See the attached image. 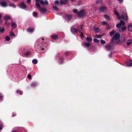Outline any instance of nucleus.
I'll return each instance as SVG.
<instances>
[{"label": "nucleus", "instance_id": "obj_6", "mask_svg": "<svg viewBox=\"0 0 132 132\" xmlns=\"http://www.w3.org/2000/svg\"><path fill=\"white\" fill-rule=\"evenodd\" d=\"M77 14L78 16L79 17L84 16L85 15L84 10H82L81 11L79 12Z\"/></svg>", "mask_w": 132, "mask_h": 132}, {"label": "nucleus", "instance_id": "obj_38", "mask_svg": "<svg viewBox=\"0 0 132 132\" xmlns=\"http://www.w3.org/2000/svg\"><path fill=\"white\" fill-rule=\"evenodd\" d=\"M79 32L81 33V38L84 37V35H83V33L82 32H81V30H80L79 31Z\"/></svg>", "mask_w": 132, "mask_h": 132}, {"label": "nucleus", "instance_id": "obj_37", "mask_svg": "<svg viewBox=\"0 0 132 132\" xmlns=\"http://www.w3.org/2000/svg\"><path fill=\"white\" fill-rule=\"evenodd\" d=\"M53 9L56 10V11H58L59 10V9L56 6H54L53 7Z\"/></svg>", "mask_w": 132, "mask_h": 132}, {"label": "nucleus", "instance_id": "obj_28", "mask_svg": "<svg viewBox=\"0 0 132 132\" xmlns=\"http://www.w3.org/2000/svg\"><path fill=\"white\" fill-rule=\"evenodd\" d=\"M132 43V39H131L127 43V45H129L131 44Z\"/></svg>", "mask_w": 132, "mask_h": 132}, {"label": "nucleus", "instance_id": "obj_4", "mask_svg": "<svg viewBox=\"0 0 132 132\" xmlns=\"http://www.w3.org/2000/svg\"><path fill=\"white\" fill-rule=\"evenodd\" d=\"M104 48L106 51H111L113 49V47L111 45L107 44L105 46Z\"/></svg>", "mask_w": 132, "mask_h": 132}, {"label": "nucleus", "instance_id": "obj_59", "mask_svg": "<svg viewBox=\"0 0 132 132\" xmlns=\"http://www.w3.org/2000/svg\"><path fill=\"white\" fill-rule=\"evenodd\" d=\"M12 132H16L15 131H13Z\"/></svg>", "mask_w": 132, "mask_h": 132}, {"label": "nucleus", "instance_id": "obj_40", "mask_svg": "<svg viewBox=\"0 0 132 132\" xmlns=\"http://www.w3.org/2000/svg\"><path fill=\"white\" fill-rule=\"evenodd\" d=\"M73 11L74 13H76L78 11L77 9H74L73 10Z\"/></svg>", "mask_w": 132, "mask_h": 132}, {"label": "nucleus", "instance_id": "obj_20", "mask_svg": "<svg viewBox=\"0 0 132 132\" xmlns=\"http://www.w3.org/2000/svg\"><path fill=\"white\" fill-rule=\"evenodd\" d=\"M10 16L9 15H6L4 17V19L6 20H7L10 19Z\"/></svg>", "mask_w": 132, "mask_h": 132}, {"label": "nucleus", "instance_id": "obj_1", "mask_svg": "<svg viewBox=\"0 0 132 132\" xmlns=\"http://www.w3.org/2000/svg\"><path fill=\"white\" fill-rule=\"evenodd\" d=\"M120 35L119 32H117L115 34L112 39V43L113 44L116 45L119 43L120 42Z\"/></svg>", "mask_w": 132, "mask_h": 132}, {"label": "nucleus", "instance_id": "obj_23", "mask_svg": "<svg viewBox=\"0 0 132 132\" xmlns=\"http://www.w3.org/2000/svg\"><path fill=\"white\" fill-rule=\"evenodd\" d=\"M32 62L34 64H36L37 63L38 61L36 59H34L32 60Z\"/></svg>", "mask_w": 132, "mask_h": 132}, {"label": "nucleus", "instance_id": "obj_29", "mask_svg": "<svg viewBox=\"0 0 132 132\" xmlns=\"http://www.w3.org/2000/svg\"><path fill=\"white\" fill-rule=\"evenodd\" d=\"M128 29L130 31L132 32V26H129L128 27Z\"/></svg>", "mask_w": 132, "mask_h": 132}, {"label": "nucleus", "instance_id": "obj_55", "mask_svg": "<svg viewBox=\"0 0 132 132\" xmlns=\"http://www.w3.org/2000/svg\"><path fill=\"white\" fill-rule=\"evenodd\" d=\"M75 0H71V1L72 2H74L75 1Z\"/></svg>", "mask_w": 132, "mask_h": 132}, {"label": "nucleus", "instance_id": "obj_5", "mask_svg": "<svg viewBox=\"0 0 132 132\" xmlns=\"http://www.w3.org/2000/svg\"><path fill=\"white\" fill-rule=\"evenodd\" d=\"M36 2H37L38 3H39L42 5H47L48 3L47 1V0L44 1L43 0H36Z\"/></svg>", "mask_w": 132, "mask_h": 132}, {"label": "nucleus", "instance_id": "obj_35", "mask_svg": "<svg viewBox=\"0 0 132 132\" xmlns=\"http://www.w3.org/2000/svg\"><path fill=\"white\" fill-rule=\"evenodd\" d=\"M104 17L105 18L108 19H110V18L109 16L108 15H104Z\"/></svg>", "mask_w": 132, "mask_h": 132}, {"label": "nucleus", "instance_id": "obj_53", "mask_svg": "<svg viewBox=\"0 0 132 132\" xmlns=\"http://www.w3.org/2000/svg\"><path fill=\"white\" fill-rule=\"evenodd\" d=\"M68 53H69L68 52H65V53L66 55H67Z\"/></svg>", "mask_w": 132, "mask_h": 132}, {"label": "nucleus", "instance_id": "obj_30", "mask_svg": "<svg viewBox=\"0 0 132 132\" xmlns=\"http://www.w3.org/2000/svg\"><path fill=\"white\" fill-rule=\"evenodd\" d=\"M115 31L114 30H113L110 33V35L112 36L114 34Z\"/></svg>", "mask_w": 132, "mask_h": 132}, {"label": "nucleus", "instance_id": "obj_42", "mask_svg": "<svg viewBox=\"0 0 132 132\" xmlns=\"http://www.w3.org/2000/svg\"><path fill=\"white\" fill-rule=\"evenodd\" d=\"M95 37L98 38H100L101 37V36H100L96 35L95 36Z\"/></svg>", "mask_w": 132, "mask_h": 132}, {"label": "nucleus", "instance_id": "obj_14", "mask_svg": "<svg viewBox=\"0 0 132 132\" xmlns=\"http://www.w3.org/2000/svg\"><path fill=\"white\" fill-rule=\"evenodd\" d=\"M114 14L117 16V18L118 19H120L121 18L120 16L119 15V13L118 12H117L116 11H114Z\"/></svg>", "mask_w": 132, "mask_h": 132}, {"label": "nucleus", "instance_id": "obj_57", "mask_svg": "<svg viewBox=\"0 0 132 132\" xmlns=\"http://www.w3.org/2000/svg\"><path fill=\"white\" fill-rule=\"evenodd\" d=\"M78 5H79L80 4H79V3H78Z\"/></svg>", "mask_w": 132, "mask_h": 132}, {"label": "nucleus", "instance_id": "obj_18", "mask_svg": "<svg viewBox=\"0 0 132 132\" xmlns=\"http://www.w3.org/2000/svg\"><path fill=\"white\" fill-rule=\"evenodd\" d=\"M86 40L89 42H91L92 41V39L89 37H87L86 38Z\"/></svg>", "mask_w": 132, "mask_h": 132}, {"label": "nucleus", "instance_id": "obj_7", "mask_svg": "<svg viewBox=\"0 0 132 132\" xmlns=\"http://www.w3.org/2000/svg\"><path fill=\"white\" fill-rule=\"evenodd\" d=\"M19 5L21 9H26L27 7L26 4L23 2L20 3Z\"/></svg>", "mask_w": 132, "mask_h": 132}, {"label": "nucleus", "instance_id": "obj_36", "mask_svg": "<svg viewBox=\"0 0 132 132\" xmlns=\"http://www.w3.org/2000/svg\"><path fill=\"white\" fill-rule=\"evenodd\" d=\"M101 43L102 44H104L106 43V42L105 41L103 40H101Z\"/></svg>", "mask_w": 132, "mask_h": 132}, {"label": "nucleus", "instance_id": "obj_26", "mask_svg": "<svg viewBox=\"0 0 132 132\" xmlns=\"http://www.w3.org/2000/svg\"><path fill=\"white\" fill-rule=\"evenodd\" d=\"M37 85V84L35 82H33L31 84V86L32 87H34L36 86Z\"/></svg>", "mask_w": 132, "mask_h": 132}, {"label": "nucleus", "instance_id": "obj_48", "mask_svg": "<svg viewBox=\"0 0 132 132\" xmlns=\"http://www.w3.org/2000/svg\"><path fill=\"white\" fill-rule=\"evenodd\" d=\"M27 1L28 3H30L31 2V0H27Z\"/></svg>", "mask_w": 132, "mask_h": 132}, {"label": "nucleus", "instance_id": "obj_32", "mask_svg": "<svg viewBox=\"0 0 132 132\" xmlns=\"http://www.w3.org/2000/svg\"><path fill=\"white\" fill-rule=\"evenodd\" d=\"M17 93H19L21 95H22L23 94V92L22 91L19 90H17L16 91Z\"/></svg>", "mask_w": 132, "mask_h": 132}, {"label": "nucleus", "instance_id": "obj_27", "mask_svg": "<svg viewBox=\"0 0 132 132\" xmlns=\"http://www.w3.org/2000/svg\"><path fill=\"white\" fill-rule=\"evenodd\" d=\"M31 54L30 52H28L25 54V55L26 57H28L30 56Z\"/></svg>", "mask_w": 132, "mask_h": 132}, {"label": "nucleus", "instance_id": "obj_17", "mask_svg": "<svg viewBox=\"0 0 132 132\" xmlns=\"http://www.w3.org/2000/svg\"><path fill=\"white\" fill-rule=\"evenodd\" d=\"M100 11L101 12H103L106 10V8L105 7H102L100 9Z\"/></svg>", "mask_w": 132, "mask_h": 132}, {"label": "nucleus", "instance_id": "obj_24", "mask_svg": "<svg viewBox=\"0 0 132 132\" xmlns=\"http://www.w3.org/2000/svg\"><path fill=\"white\" fill-rule=\"evenodd\" d=\"M84 44L85 46L87 47H89L90 45V44L87 43H85Z\"/></svg>", "mask_w": 132, "mask_h": 132}, {"label": "nucleus", "instance_id": "obj_52", "mask_svg": "<svg viewBox=\"0 0 132 132\" xmlns=\"http://www.w3.org/2000/svg\"><path fill=\"white\" fill-rule=\"evenodd\" d=\"M83 27V26L82 25H81V26H80V28H81V29H82V27Z\"/></svg>", "mask_w": 132, "mask_h": 132}, {"label": "nucleus", "instance_id": "obj_46", "mask_svg": "<svg viewBox=\"0 0 132 132\" xmlns=\"http://www.w3.org/2000/svg\"><path fill=\"white\" fill-rule=\"evenodd\" d=\"M112 53H111L109 55V56L110 57H111L112 56Z\"/></svg>", "mask_w": 132, "mask_h": 132}, {"label": "nucleus", "instance_id": "obj_47", "mask_svg": "<svg viewBox=\"0 0 132 132\" xmlns=\"http://www.w3.org/2000/svg\"><path fill=\"white\" fill-rule=\"evenodd\" d=\"M3 98L1 94H0V100L2 99Z\"/></svg>", "mask_w": 132, "mask_h": 132}, {"label": "nucleus", "instance_id": "obj_2", "mask_svg": "<svg viewBox=\"0 0 132 132\" xmlns=\"http://www.w3.org/2000/svg\"><path fill=\"white\" fill-rule=\"evenodd\" d=\"M125 23L124 21L121 20L120 23H118L116 25V27L119 28V32H123L125 30L126 27L125 26H123Z\"/></svg>", "mask_w": 132, "mask_h": 132}, {"label": "nucleus", "instance_id": "obj_43", "mask_svg": "<svg viewBox=\"0 0 132 132\" xmlns=\"http://www.w3.org/2000/svg\"><path fill=\"white\" fill-rule=\"evenodd\" d=\"M28 78L29 79H31V76L30 75H28Z\"/></svg>", "mask_w": 132, "mask_h": 132}, {"label": "nucleus", "instance_id": "obj_54", "mask_svg": "<svg viewBox=\"0 0 132 132\" xmlns=\"http://www.w3.org/2000/svg\"><path fill=\"white\" fill-rule=\"evenodd\" d=\"M2 128L1 126H0V130H2Z\"/></svg>", "mask_w": 132, "mask_h": 132}, {"label": "nucleus", "instance_id": "obj_25", "mask_svg": "<svg viewBox=\"0 0 132 132\" xmlns=\"http://www.w3.org/2000/svg\"><path fill=\"white\" fill-rule=\"evenodd\" d=\"M93 41L95 43H98L100 42L99 40L96 38H94Z\"/></svg>", "mask_w": 132, "mask_h": 132}, {"label": "nucleus", "instance_id": "obj_33", "mask_svg": "<svg viewBox=\"0 0 132 132\" xmlns=\"http://www.w3.org/2000/svg\"><path fill=\"white\" fill-rule=\"evenodd\" d=\"M33 15L34 16H37V13L36 12H34Z\"/></svg>", "mask_w": 132, "mask_h": 132}, {"label": "nucleus", "instance_id": "obj_44", "mask_svg": "<svg viewBox=\"0 0 132 132\" xmlns=\"http://www.w3.org/2000/svg\"><path fill=\"white\" fill-rule=\"evenodd\" d=\"M55 3L56 4H58L59 3V2L58 1H55Z\"/></svg>", "mask_w": 132, "mask_h": 132}, {"label": "nucleus", "instance_id": "obj_51", "mask_svg": "<svg viewBox=\"0 0 132 132\" xmlns=\"http://www.w3.org/2000/svg\"><path fill=\"white\" fill-rule=\"evenodd\" d=\"M118 1L120 3L122 2L123 1V0H118Z\"/></svg>", "mask_w": 132, "mask_h": 132}, {"label": "nucleus", "instance_id": "obj_50", "mask_svg": "<svg viewBox=\"0 0 132 132\" xmlns=\"http://www.w3.org/2000/svg\"><path fill=\"white\" fill-rule=\"evenodd\" d=\"M60 62V63H62L63 62V61L62 60H61V61H59Z\"/></svg>", "mask_w": 132, "mask_h": 132}, {"label": "nucleus", "instance_id": "obj_12", "mask_svg": "<svg viewBox=\"0 0 132 132\" xmlns=\"http://www.w3.org/2000/svg\"><path fill=\"white\" fill-rule=\"evenodd\" d=\"M0 4L3 7H6L7 6V3L4 2H0Z\"/></svg>", "mask_w": 132, "mask_h": 132}, {"label": "nucleus", "instance_id": "obj_3", "mask_svg": "<svg viewBox=\"0 0 132 132\" xmlns=\"http://www.w3.org/2000/svg\"><path fill=\"white\" fill-rule=\"evenodd\" d=\"M36 5L39 11L40 12L44 13L47 11V10L46 8H41L40 5L37 2H36Z\"/></svg>", "mask_w": 132, "mask_h": 132}, {"label": "nucleus", "instance_id": "obj_56", "mask_svg": "<svg viewBox=\"0 0 132 132\" xmlns=\"http://www.w3.org/2000/svg\"><path fill=\"white\" fill-rule=\"evenodd\" d=\"M81 2V0H79V2Z\"/></svg>", "mask_w": 132, "mask_h": 132}, {"label": "nucleus", "instance_id": "obj_22", "mask_svg": "<svg viewBox=\"0 0 132 132\" xmlns=\"http://www.w3.org/2000/svg\"><path fill=\"white\" fill-rule=\"evenodd\" d=\"M9 6H12V7L15 8L16 7V6L13 3H11L9 5Z\"/></svg>", "mask_w": 132, "mask_h": 132}, {"label": "nucleus", "instance_id": "obj_13", "mask_svg": "<svg viewBox=\"0 0 132 132\" xmlns=\"http://www.w3.org/2000/svg\"><path fill=\"white\" fill-rule=\"evenodd\" d=\"M126 63L129 66H132V61L130 60H128L126 61Z\"/></svg>", "mask_w": 132, "mask_h": 132}, {"label": "nucleus", "instance_id": "obj_15", "mask_svg": "<svg viewBox=\"0 0 132 132\" xmlns=\"http://www.w3.org/2000/svg\"><path fill=\"white\" fill-rule=\"evenodd\" d=\"M94 31H95L98 32H99L100 31H101V29L99 28H94Z\"/></svg>", "mask_w": 132, "mask_h": 132}, {"label": "nucleus", "instance_id": "obj_60", "mask_svg": "<svg viewBox=\"0 0 132 132\" xmlns=\"http://www.w3.org/2000/svg\"><path fill=\"white\" fill-rule=\"evenodd\" d=\"M0 28H1V27H0Z\"/></svg>", "mask_w": 132, "mask_h": 132}, {"label": "nucleus", "instance_id": "obj_31", "mask_svg": "<svg viewBox=\"0 0 132 132\" xmlns=\"http://www.w3.org/2000/svg\"><path fill=\"white\" fill-rule=\"evenodd\" d=\"M6 40L7 41H9L10 40V38L9 37L7 36L5 37Z\"/></svg>", "mask_w": 132, "mask_h": 132}, {"label": "nucleus", "instance_id": "obj_8", "mask_svg": "<svg viewBox=\"0 0 132 132\" xmlns=\"http://www.w3.org/2000/svg\"><path fill=\"white\" fill-rule=\"evenodd\" d=\"M72 16L71 15L65 14V18L67 21H70L72 18Z\"/></svg>", "mask_w": 132, "mask_h": 132}, {"label": "nucleus", "instance_id": "obj_11", "mask_svg": "<svg viewBox=\"0 0 132 132\" xmlns=\"http://www.w3.org/2000/svg\"><path fill=\"white\" fill-rule=\"evenodd\" d=\"M68 1V0H61L60 3L61 5H64L67 3Z\"/></svg>", "mask_w": 132, "mask_h": 132}, {"label": "nucleus", "instance_id": "obj_16", "mask_svg": "<svg viewBox=\"0 0 132 132\" xmlns=\"http://www.w3.org/2000/svg\"><path fill=\"white\" fill-rule=\"evenodd\" d=\"M27 31L29 32H32L34 31V29L32 28H29L27 29Z\"/></svg>", "mask_w": 132, "mask_h": 132}, {"label": "nucleus", "instance_id": "obj_21", "mask_svg": "<svg viewBox=\"0 0 132 132\" xmlns=\"http://www.w3.org/2000/svg\"><path fill=\"white\" fill-rule=\"evenodd\" d=\"M11 26L13 28H15L16 27V25L15 23H12Z\"/></svg>", "mask_w": 132, "mask_h": 132}, {"label": "nucleus", "instance_id": "obj_19", "mask_svg": "<svg viewBox=\"0 0 132 132\" xmlns=\"http://www.w3.org/2000/svg\"><path fill=\"white\" fill-rule=\"evenodd\" d=\"M51 37L52 39H56L58 38V36L56 35H52Z\"/></svg>", "mask_w": 132, "mask_h": 132}, {"label": "nucleus", "instance_id": "obj_58", "mask_svg": "<svg viewBox=\"0 0 132 132\" xmlns=\"http://www.w3.org/2000/svg\"><path fill=\"white\" fill-rule=\"evenodd\" d=\"M42 40H44V39H43V38H42Z\"/></svg>", "mask_w": 132, "mask_h": 132}, {"label": "nucleus", "instance_id": "obj_10", "mask_svg": "<svg viewBox=\"0 0 132 132\" xmlns=\"http://www.w3.org/2000/svg\"><path fill=\"white\" fill-rule=\"evenodd\" d=\"M72 32L73 34H77L78 30L75 28H72L71 29Z\"/></svg>", "mask_w": 132, "mask_h": 132}, {"label": "nucleus", "instance_id": "obj_49", "mask_svg": "<svg viewBox=\"0 0 132 132\" xmlns=\"http://www.w3.org/2000/svg\"><path fill=\"white\" fill-rule=\"evenodd\" d=\"M123 40L122 41L123 42H125L126 40V39H125V38L123 37Z\"/></svg>", "mask_w": 132, "mask_h": 132}, {"label": "nucleus", "instance_id": "obj_9", "mask_svg": "<svg viewBox=\"0 0 132 132\" xmlns=\"http://www.w3.org/2000/svg\"><path fill=\"white\" fill-rule=\"evenodd\" d=\"M121 18H122L125 21H127L128 20V17L124 13H123L121 17Z\"/></svg>", "mask_w": 132, "mask_h": 132}, {"label": "nucleus", "instance_id": "obj_34", "mask_svg": "<svg viewBox=\"0 0 132 132\" xmlns=\"http://www.w3.org/2000/svg\"><path fill=\"white\" fill-rule=\"evenodd\" d=\"M101 23H102V24L103 25H106L107 26H108V25L107 23L106 22H105V21L103 22H102Z\"/></svg>", "mask_w": 132, "mask_h": 132}, {"label": "nucleus", "instance_id": "obj_39", "mask_svg": "<svg viewBox=\"0 0 132 132\" xmlns=\"http://www.w3.org/2000/svg\"><path fill=\"white\" fill-rule=\"evenodd\" d=\"M10 36H15V35L13 34V33L12 32L10 33Z\"/></svg>", "mask_w": 132, "mask_h": 132}, {"label": "nucleus", "instance_id": "obj_45", "mask_svg": "<svg viewBox=\"0 0 132 132\" xmlns=\"http://www.w3.org/2000/svg\"><path fill=\"white\" fill-rule=\"evenodd\" d=\"M101 1H96V4H98L99 3H101Z\"/></svg>", "mask_w": 132, "mask_h": 132}, {"label": "nucleus", "instance_id": "obj_41", "mask_svg": "<svg viewBox=\"0 0 132 132\" xmlns=\"http://www.w3.org/2000/svg\"><path fill=\"white\" fill-rule=\"evenodd\" d=\"M4 31V28H3L0 30V32L2 33Z\"/></svg>", "mask_w": 132, "mask_h": 132}]
</instances>
